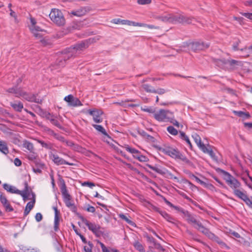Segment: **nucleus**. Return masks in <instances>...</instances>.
I'll return each mask as SVG.
<instances>
[{"instance_id":"1","label":"nucleus","mask_w":252,"mask_h":252,"mask_svg":"<svg viewBox=\"0 0 252 252\" xmlns=\"http://www.w3.org/2000/svg\"><path fill=\"white\" fill-rule=\"evenodd\" d=\"M91 42V39L84 40L65 49L60 55L54 64L52 66L51 70L64 67L66 64V62L68 60L78 56L82 51L89 47Z\"/></svg>"},{"instance_id":"2","label":"nucleus","mask_w":252,"mask_h":252,"mask_svg":"<svg viewBox=\"0 0 252 252\" xmlns=\"http://www.w3.org/2000/svg\"><path fill=\"white\" fill-rule=\"evenodd\" d=\"M6 92L14 94L17 97H22L28 101L37 103H41L42 102L41 99L36 98L35 94H29L24 91L21 88H18L17 86L6 89Z\"/></svg>"},{"instance_id":"3","label":"nucleus","mask_w":252,"mask_h":252,"mask_svg":"<svg viewBox=\"0 0 252 252\" xmlns=\"http://www.w3.org/2000/svg\"><path fill=\"white\" fill-rule=\"evenodd\" d=\"M159 150L164 153L171 157L176 159L180 160L186 163H189V160L188 159L181 153H180L177 149L172 148L171 147H166L165 148H159Z\"/></svg>"},{"instance_id":"4","label":"nucleus","mask_w":252,"mask_h":252,"mask_svg":"<svg viewBox=\"0 0 252 252\" xmlns=\"http://www.w3.org/2000/svg\"><path fill=\"white\" fill-rule=\"evenodd\" d=\"M49 17L51 21L58 26H63L65 23L63 14L58 9H52Z\"/></svg>"},{"instance_id":"5","label":"nucleus","mask_w":252,"mask_h":252,"mask_svg":"<svg viewBox=\"0 0 252 252\" xmlns=\"http://www.w3.org/2000/svg\"><path fill=\"white\" fill-rule=\"evenodd\" d=\"M61 192L63 196V201L65 205L73 212L77 211V208L71 199V197L68 193L66 186L64 184L61 188Z\"/></svg>"},{"instance_id":"6","label":"nucleus","mask_w":252,"mask_h":252,"mask_svg":"<svg viewBox=\"0 0 252 252\" xmlns=\"http://www.w3.org/2000/svg\"><path fill=\"white\" fill-rule=\"evenodd\" d=\"M172 112L168 110L161 109L158 111H155L154 114V118L159 122H168L171 119Z\"/></svg>"},{"instance_id":"7","label":"nucleus","mask_w":252,"mask_h":252,"mask_svg":"<svg viewBox=\"0 0 252 252\" xmlns=\"http://www.w3.org/2000/svg\"><path fill=\"white\" fill-rule=\"evenodd\" d=\"M85 224L88 227V229L96 236L100 237L103 235L104 229L100 225L94 222H90L87 220H83Z\"/></svg>"},{"instance_id":"8","label":"nucleus","mask_w":252,"mask_h":252,"mask_svg":"<svg viewBox=\"0 0 252 252\" xmlns=\"http://www.w3.org/2000/svg\"><path fill=\"white\" fill-rule=\"evenodd\" d=\"M193 17H187L182 14H170V23H182L191 24L194 21Z\"/></svg>"},{"instance_id":"9","label":"nucleus","mask_w":252,"mask_h":252,"mask_svg":"<svg viewBox=\"0 0 252 252\" xmlns=\"http://www.w3.org/2000/svg\"><path fill=\"white\" fill-rule=\"evenodd\" d=\"M30 29L36 39H39L42 45H46L47 41L43 37V34L42 33L43 30L40 27L36 25L35 27L30 26Z\"/></svg>"},{"instance_id":"10","label":"nucleus","mask_w":252,"mask_h":252,"mask_svg":"<svg viewBox=\"0 0 252 252\" xmlns=\"http://www.w3.org/2000/svg\"><path fill=\"white\" fill-rule=\"evenodd\" d=\"M92 10V8L91 6H85L71 10L70 12H68V13L74 16L82 17L89 13Z\"/></svg>"},{"instance_id":"11","label":"nucleus","mask_w":252,"mask_h":252,"mask_svg":"<svg viewBox=\"0 0 252 252\" xmlns=\"http://www.w3.org/2000/svg\"><path fill=\"white\" fill-rule=\"evenodd\" d=\"M210 44L202 41H195L188 44V46L193 51L197 52L209 48Z\"/></svg>"},{"instance_id":"12","label":"nucleus","mask_w":252,"mask_h":252,"mask_svg":"<svg viewBox=\"0 0 252 252\" xmlns=\"http://www.w3.org/2000/svg\"><path fill=\"white\" fill-rule=\"evenodd\" d=\"M64 100L68 102V105L70 106L76 107L82 105L80 100L78 98L74 97L72 94H69L67 96H66L64 98Z\"/></svg>"},{"instance_id":"13","label":"nucleus","mask_w":252,"mask_h":252,"mask_svg":"<svg viewBox=\"0 0 252 252\" xmlns=\"http://www.w3.org/2000/svg\"><path fill=\"white\" fill-rule=\"evenodd\" d=\"M88 113L93 116L94 121L96 123H99L102 122V118L101 117L103 114V112L99 110L94 109L89 110Z\"/></svg>"},{"instance_id":"14","label":"nucleus","mask_w":252,"mask_h":252,"mask_svg":"<svg viewBox=\"0 0 252 252\" xmlns=\"http://www.w3.org/2000/svg\"><path fill=\"white\" fill-rule=\"evenodd\" d=\"M198 147L204 153L208 154L211 157L214 156V153L212 149V147L209 144H204V143H196Z\"/></svg>"},{"instance_id":"15","label":"nucleus","mask_w":252,"mask_h":252,"mask_svg":"<svg viewBox=\"0 0 252 252\" xmlns=\"http://www.w3.org/2000/svg\"><path fill=\"white\" fill-rule=\"evenodd\" d=\"M157 211L162 216V217L165 219L168 222L174 224V225H177L176 222L177 221L175 218L171 216L170 215L167 214L166 212L164 211H162L159 210L158 209H157Z\"/></svg>"},{"instance_id":"16","label":"nucleus","mask_w":252,"mask_h":252,"mask_svg":"<svg viewBox=\"0 0 252 252\" xmlns=\"http://www.w3.org/2000/svg\"><path fill=\"white\" fill-rule=\"evenodd\" d=\"M24 185V189L23 190L18 191L17 194L21 195L23 200L25 201L28 199V198L30 195V189H29L28 184L27 182H25Z\"/></svg>"},{"instance_id":"17","label":"nucleus","mask_w":252,"mask_h":252,"mask_svg":"<svg viewBox=\"0 0 252 252\" xmlns=\"http://www.w3.org/2000/svg\"><path fill=\"white\" fill-rule=\"evenodd\" d=\"M0 200L7 212H11L13 210V208L10 205L5 196L1 194L0 196Z\"/></svg>"},{"instance_id":"18","label":"nucleus","mask_w":252,"mask_h":252,"mask_svg":"<svg viewBox=\"0 0 252 252\" xmlns=\"http://www.w3.org/2000/svg\"><path fill=\"white\" fill-rule=\"evenodd\" d=\"M52 159L54 162L55 163L59 165L63 164H67V165H72V164L69 163V162L66 161L63 159L61 158H60L57 155H52L51 156Z\"/></svg>"},{"instance_id":"19","label":"nucleus","mask_w":252,"mask_h":252,"mask_svg":"<svg viewBox=\"0 0 252 252\" xmlns=\"http://www.w3.org/2000/svg\"><path fill=\"white\" fill-rule=\"evenodd\" d=\"M10 106L17 112H20L24 108L23 104L20 101H15L14 102H10Z\"/></svg>"},{"instance_id":"20","label":"nucleus","mask_w":252,"mask_h":252,"mask_svg":"<svg viewBox=\"0 0 252 252\" xmlns=\"http://www.w3.org/2000/svg\"><path fill=\"white\" fill-rule=\"evenodd\" d=\"M227 60L224 59H216L213 58L212 61L216 65L221 68H224L227 65Z\"/></svg>"},{"instance_id":"21","label":"nucleus","mask_w":252,"mask_h":252,"mask_svg":"<svg viewBox=\"0 0 252 252\" xmlns=\"http://www.w3.org/2000/svg\"><path fill=\"white\" fill-rule=\"evenodd\" d=\"M233 193L237 197L243 201L248 197L246 191L243 190L235 189L233 191Z\"/></svg>"},{"instance_id":"22","label":"nucleus","mask_w":252,"mask_h":252,"mask_svg":"<svg viewBox=\"0 0 252 252\" xmlns=\"http://www.w3.org/2000/svg\"><path fill=\"white\" fill-rule=\"evenodd\" d=\"M241 62L235 60H227V65H229L230 68L234 69L237 66H241Z\"/></svg>"},{"instance_id":"23","label":"nucleus","mask_w":252,"mask_h":252,"mask_svg":"<svg viewBox=\"0 0 252 252\" xmlns=\"http://www.w3.org/2000/svg\"><path fill=\"white\" fill-rule=\"evenodd\" d=\"M227 184L233 189V191L238 189L241 186V183L235 178Z\"/></svg>"},{"instance_id":"24","label":"nucleus","mask_w":252,"mask_h":252,"mask_svg":"<svg viewBox=\"0 0 252 252\" xmlns=\"http://www.w3.org/2000/svg\"><path fill=\"white\" fill-rule=\"evenodd\" d=\"M93 126L98 131L101 132L105 137H107L110 140H112L111 138L108 135L103 126L98 125H93Z\"/></svg>"},{"instance_id":"25","label":"nucleus","mask_w":252,"mask_h":252,"mask_svg":"<svg viewBox=\"0 0 252 252\" xmlns=\"http://www.w3.org/2000/svg\"><path fill=\"white\" fill-rule=\"evenodd\" d=\"M3 187L4 189L12 193L17 194L18 191L20 190L17 189L15 187L10 186L7 184H4L3 185Z\"/></svg>"},{"instance_id":"26","label":"nucleus","mask_w":252,"mask_h":252,"mask_svg":"<svg viewBox=\"0 0 252 252\" xmlns=\"http://www.w3.org/2000/svg\"><path fill=\"white\" fill-rule=\"evenodd\" d=\"M35 203V200L34 199L32 201L29 202L27 203L25 211H24V215H28L30 212L31 210L33 208L34 205Z\"/></svg>"},{"instance_id":"27","label":"nucleus","mask_w":252,"mask_h":252,"mask_svg":"<svg viewBox=\"0 0 252 252\" xmlns=\"http://www.w3.org/2000/svg\"><path fill=\"white\" fill-rule=\"evenodd\" d=\"M187 221L190 224H192L193 226L196 225L198 222L195 217L191 214H190L188 217L186 219Z\"/></svg>"},{"instance_id":"28","label":"nucleus","mask_w":252,"mask_h":252,"mask_svg":"<svg viewBox=\"0 0 252 252\" xmlns=\"http://www.w3.org/2000/svg\"><path fill=\"white\" fill-rule=\"evenodd\" d=\"M198 230L209 237L214 235V234L212 233L208 228H206L203 225H202Z\"/></svg>"},{"instance_id":"29","label":"nucleus","mask_w":252,"mask_h":252,"mask_svg":"<svg viewBox=\"0 0 252 252\" xmlns=\"http://www.w3.org/2000/svg\"><path fill=\"white\" fill-rule=\"evenodd\" d=\"M142 87L147 93H154L155 92V88L148 84H143Z\"/></svg>"},{"instance_id":"30","label":"nucleus","mask_w":252,"mask_h":252,"mask_svg":"<svg viewBox=\"0 0 252 252\" xmlns=\"http://www.w3.org/2000/svg\"><path fill=\"white\" fill-rule=\"evenodd\" d=\"M157 19L161 20L164 22L170 23V14H166V15L158 16L157 17Z\"/></svg>"},{"instance_id":"31","label":"nucleus","mask_w":252,"mask_h":252,"mask_svg":"<svg viewBox=\"0 0 252 252\" xmlns=\"http://www.w3.org/2000/svg\"><path fill=\"white\" fill-rule=\"evenodd\" d=\"M0 152L4 155L9 153L8 147L5 143H0Z\"/></svg>"},{"instance_id":"32","label":"nucleus","mask_w":252,"mask_h":252,"mask_svg":"<svg viewBox=\"0 0 252 252\" xmlns=\"http://www.w3.org/2000/svg\"><path fill=\"white\" fill-rule=\"evenodd\" d=\"M23 147L26 148L32 153H34V149L32 143H23Z\"/></svg>"},{"instance_id":"33","label":"nucleus","mask_w":252,"mask_h":252,"mask_svg":"<svg viewBox=\"0 0 252 252\" xmlns=\"http://www.w3.org/2000/svg\"><path fill=\"white\" fill-rule=\"evenodd\" d=\"M133 246L137 250L140 252H144L145 251L143 245L138 241L134 242Z\"/></svg>"},{"instance_id":"34","label":"nucleus","mask_w":252,"mask_h":252,"mask_svg":"<svg viewBox=\"0 0 252 252\" xmlns=\"http://www.w3.org/2000/svg\"><path fill=\"white\" fill-rule=\"evenodd\" d=\"M37 168H33V171L35 173H41L42 172L41 169L44 168V164L41 163H39L37 164Z\"/></svg>"},{"instance_id":"35","label":"nucleus","mask_w":252,"mask_h":252,"mask_svg":"<svg viewBox=\"0 0 252 252\" xmlns=\"http://www.w3.org/2000/svg\"><path fill=\"white\" fill-rule=\"evenodd\" d=\"M224 179L225 180L227 184L229 183L234 177L231 175L229 173L223 171Z\"/></svg>"},{"instance_id":"36","label":"nucleus","mask_w":252,"mask_h":252,"mask_svg":"<svg viewBox=\"0 0 252 252\" xmlns=\"http://www.w3.org/2000/svg\"><path fill=\"white\" fill-rule=\"evenodd\" d=\"M167 131L172 135H176L178 134V130L173 126H169L167 127Z\"/></svg>"},{"instance_id":"37","label":"nucleus","mask_w":252,"mask_h":252,"mask_svg":"<svg viewBox=\"0 0 252 252\" xmlns=\"http://www.w3.org/2000/svg\"><path fill=\"white\" fill-rule=\"evenodd\" d=\"M240 244H242L246 247H249L251 246V243L249 241L246 240L244 238L241 237L238 240Z\"/></svg>"},{"instance_id":"38","label":"nucleus","mask_w":252,"mask_h":252,"mask_svg":"<svg viewBox=\"0 0 252 252\" xmlns=\"http://www.w3.org/2000/svg\"><path fill=\"white\" fill-rule=\"evenodd\" d=\"M119 217L121 219L125 220L127 223L132 225L134 224L133 222L130 220L124 214H120Z\"/></svg>"},{"instance_id":"39","label":"nucleus","mask_w":252,"mask_h":252,"mask_svg":"<svg viewBox=\"0 0 252 252\" xmlns=\"http://www.w3.org/2000/svg\"><path fill=\"white\" fill-rule=\"evenodd\" d=\"M203 186L212 191H216V190L215 187L213 185H212L211 184H210L208 182H205L204 184L203 185Z\"/></svg>"},{"instance_id":"40","label":"nucleus","mask_w":252,"mask_h":252,"mask_svg":"<svg viewBox=\"0 0 252 252\" xmlns=\"http://www.w3.org/2000/svg\"><path fill=\"white\" fill-rule=\"evenodd\" d=\"M170 118H171V119L170 120H169L168 122H170V123H172L175 126H176L178 127H179L180 124L176 120L174 119V114L173 113H172V116H170Z\"/></svg>"},{"instance_id":"41","label":"nucleus","mask_w":252,"mask_h":252,"mask_svg":"<svg viewBox=\"0 0 252 252\" xmlns=\"http://www.w3.org/2000/svg\"><path fill=\"white\" fill-rule=\"evenodd\" d=\"M191 137L194 142H201V138L197 133H193L191 135Z\"/></svg>"},{"instance_id":"42","label":"nucleus","mask_w":252,"mask_h":252,"mask_svg":"<svg viewBox=\"0 0 252 252\" xmlns=\"http://www.w3.org/2000/svg\"><path fill=\"white\" fill-rule=\"evenodd\" d=\"M51 123L53 125H54L55 126H56L57 127H59L60 128H62V126H61V124H60V123L57 120V117L55 119H52L51 120Z\"/></svg>"},{"instance_id":"43","label":"nucleus","mask_w":252,"mask_h":252,"mask_svg":"<svg viewBox=\"0 0 252 252\" xmlns=\"http://www.w3.org/2000/svg\"><path fill=\"white\" fill-rule=\"evenodd\" d=\"M59 218L56 217V218H54V228L55 231H57L59 229Z\"/></svg>"},{"instance_id":"44","label":"nucleus","mask_w":252,"mask_h":252,"mask_svg":"<svg viewBox=\"0 0 252 252\" xmlns=\"http://www.w3.org/2000/svg\"><path fill=\"white\" fill-rule=\"evenodd\" d=\"M179 136L182 139V140L186 141V142H190L189 138L184 132L180 131Z\"/></svg>"},{"instance_id":"45","label":"nucleus","mask_w":252,"mask_h":252,"mask_svg":"<svg viewBox=\"0 0 252 252\" xmlns=\"http://www.w3.org/2000/svg\"><path fill=\"white\" fill-rule=\"evenodd\" d=\"M125 148L128 152H129V153H130L131 154H137V150H136L134 148H132L130 147L129 146H128V145H126L125 147Z\"/></svg>"},{"instance_id":"46","label":"nucleus","mask_w":252,"mask_h":252,"mask_svg":"<svg viewBox=\"0 0 252 252\" xmlns=\"http://www.w3.org/2000/svg\"><path fill=\"white\" fill-rule=\"evenodd\" d=\"M179 212H180L183 215V217L185 218L186 219L190 214L188 211L184 210L182 208H181Z\"/></svg>"},{"instance_id":"47","label":"nucleus","mask_w":252,"mask_h":252,"mask_svg":"<svg viewBox=\"0 0 252 252\" xmlns=\"http://www.w3.org/2000/svg\"><path fill=\"white\" fill-rule=\"evenodd\" d=\"M137 2L141 5L148 4L151 3L152 0H137Z\"/></svg>"},{"instance_id":"48","label":"nucleus","mask_w":252,"mask_h":252,"mask_svg":"<svg viewBox=\"0 0 252 252\" xmlns=\"http://www.w3.org/2000/svg\"><path fill=\"white\" fill-rule=\"evenodd\" d=\"M190 177L192 179L195 180V181L199 183L202 186H203V185L204 184V181L201 180L200 179H199L197 177L195 176V175L192 174Z\"/></svg>"},{"instance_id":"49","label":"nucleus","mask_w":252,"mask_h":252,"mask_svg":"<svg viewBox=\"0 0 252 252\" xmlns=\"http://www.w3.org/2000/svg\"><path fill=\"white\" fill-rule=\"evenodd\" d=\"M137 159L141 162H146L148 160V158L142 155H139L138 157H137Z\"/></svg>"},{"instance_id":"50","label":"nucleus","mask_w":252,"mask_h":252,"mask_svg":"<svg viewBox=\"0 0 252 252\" xmlns=\"http://www.w3.org/2000/svg\"><path fill=\"white\" fill-rule=\"evenodd\" d=\"M244 201L248 205L250 208H252V199H250L248 196L244 200Z\"/></svg>"},{"instance_id":"51","label":"nucleus","mask_w":252,"mask_h":252,"mask_svg":"<svg viewBox=\"0 0 252 252\" xmlns=\"http://www.w3.org/2000/svg\"><path fill=\"white\" fill-rule=\"evenodd\" d=\"M240 14L246 17L247 18L252 20V13H246V12H240Z\"/></svg>"},{"instance_id":"52","label":"nucleus","mask_w":252,"mask_h":252,"mask_svg":"<svg viewBox=\"0 0 252 252\" xmlns=\"http://www.w3.org/2000/svg\"><path fill=\"white\" fill-rule=\"evenodd\" d=\"M166 92L165 90L162 88H159L157 90L155 89V92L154 93L158 94H162Z\"/></svg>"},{"instance_id":"53","label":"nucleus","mask_w":252,"mask_h":252,"mask_svg":"<svg viewBox=\"0 0 252 252\" xmlns=\"http://www.w3.org/2000/svg\"><path fill=\"white\" fill-rule=\"evenodd\" d=\"M35 219L37 222L40 221L42 220V215L40 213H37L35 215Z\"/></svg>"},{"instance_id":"54","label":"nucleus","mask_w":252,"mask_h":252,"mask_svg":"<svg viewBox=\"0 0 252 252\" xmlns=\"http://www.w3.org/2000/svg\"><path fill=\"white\" fill-rule=\"evenodd\" d=\"M142 110L144 112H149L151 113H153L154 114V113L155 112V111L153 109L149 107H146L144 108H141Z\"/></svg>"},{"instance_id":"55","label":"nucleus","mask_w":252,"mask_h":252,"mask_svg":"<svg viewBox=\"0 0 252 252\" xmlns=\"http://www.w3.org/2000/svg\"><path fill=\"white\" fill-rule=\"evenodd\" d=\"M103 252H110L109 250L105 247V246L101 242L99 243Z\"/></svg>"},{"instance_id":"56","label":"nucleus","mask_w":252,"mask_h":252,"mask_svg":"<svg viewBox=\"0 0 252 252\" xmlns=\"http://www.w3.org/2000/svg\"><path fill=\"white\" fill-rule=\"evenodd\" d=\"M82 185L84 186H88L91 188H92V187L94 186V184L93 183L89 182H84L82 184Z\"/></svg>"},{"instance_id":"57","label":"nucleus","mask_w":252,"mask_h":252,"mask_svg":"<svg viewBox=\"0 0 252 252\" xmlns=\"http://www.w3.org/2000/svg\"><path fill=\"white\" fill-rule=\"evenodd\" d=\"M131 25L133 26L144 27V26L146 25V24H143L141 23H136L131 21Z\"/></svg>"},{"instance_id":"58","label":"nucleus","mask_w":252,"mask_h":252,"mask_svg":"<svg viewBox=\"0 0 252 252\" xmlns=\"http://www.w3.org/2000/svg\"><path fill=\"white\" fill-rule=\"evenodd\" d=\"M53 209H54V210L55 211V218H56V217H57L58 218H59L60 212L58 210L57 207L54 206L53 207Z\"/></svg>"},{"instance_id":"59","label":"nucleus","mask_w":252,"mask_h":252,"mask_svg":"<svg viewBox=\"0 0 252 252\" xmlns=\"http://www.w3.org/2000/svg\"><path fill=\"white\" fill-rule=\"evenodd\" d=\"M244 125L245 127H247L250 130H252V123H245Z\"/></svg>"},{"instance_id":"60","label":"nucleus","mask_w":252,"mask_h":252,"mask_svg":"<svg viewBox=\"0 0 252 252\" xmlns=\"http://www.w3.org/2000/svg\"><path fill=\"white\" fill-rule=\"evenodd\" d=\"M87 211L89 212L94 213L95 211V209L94 207L92 206H89L87 208Z\"/></svg>"},{"instance_id":"61","label":"nucleus","mask_w":252,"mask_h":252,"mask_svg":"<svg viewBox=\"0 0 252 252\" xmlns=\"http://www.w3.org/2000/svg\"><path fill=\"white\" fill-rule=\"evenodd\" d=\"M123 25H128L129 26L131 25V21L126 20H122L121 23Z\"/></svg>"},{"instance_id":"62","label":"nucleus","mask_w":252,"mask_h":252,"mask_svg":"<svg viewBox=\"0 0 252 252\" xmlns=\"http://www.w3.org/2000/svg\"><path fill=\"white\" fill-rule=\"evenodd\" d=\"M240 42V41L239 40H238L237 42H236V43H235L233 45V48L234 50L236 51V50H239V48L238 47V45H239V43Z\"/></svg>"},{"instance_id":"63","label":"nucleus","mask_w":252,"mask_h":252,"mask_svg":"<svg viewBox=\"0 0 252 252\" xmlns=\"http://www.w3.org/2000/svg\"><path fill=\"white\" fill-rule=\"evenodd\" d=\"M89 245L90 246V248L88 247L87 246L84 247V249L86 252H92V244L89 243Z\"/></svg>"},{"instance_id":"64","label":"nucleus","mask_w":252,"mask_h":252,"mask_svg":"<svg viewBox=\"0 0 252 252\" xmlns=\"http://www.w3.org/2000/svg\"><path fill=\"white\" fill-rule=\"evenodd\" d=\"M14 164L17 166H20L22 164L21 161L18 158H16L14 159Z\"/></svg>"}]
</instances>
